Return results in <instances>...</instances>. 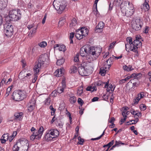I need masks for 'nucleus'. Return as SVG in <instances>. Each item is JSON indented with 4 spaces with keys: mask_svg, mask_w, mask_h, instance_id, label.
I'll return each instance as SVG.
<instances>
[{
    "mask_svg": "<svg viewBox=\"0 0 151 151\" xmlns=\"http://www.w3.org/2000/svg\"><path fill=\"white\" fill-rule=\"evenodd\" d=\"M101 51L100 47L84 46L80 49V53L81 56L84 57V59L88 62H91L97 58Z\"/></svg>",
    "mask_w": 151,
    "mask_h": 151,
    "instance_id": "nucleus-1",
    "label": "nucleus"
},
{
    "mask_svg": "<svg viewBox=\"0 0 151 151\" xmlns=\"http://www.w3.org/2000/svg\"><path fill=\"white\" fill-rule=\"evenodd\" d=\"M21 13L19 9H12L9 11V16L6 18V21H17L21 18Z\"/></svg>",
    "mask_w": 151,
    "mask_h": 151,
    "instance_id": "nucleus-2",
    "label": "nucleus"
},
{
    "mask_svg": "<svg viewBox=\"0 0 151 151\" xmlns=\"http://www.w3.org/2000/svg\"><path fill=\"white\" fill-rule=\"evenodd\" d=\"M59 132L56 129H50L46 131L44 136V139L47 142L51 141L53 139L58 137L59 135Z\"/></svg>",
    "mask_w": 151,
    "mask_h": 151,
    "instance_id": "nucleus-3",
    "label": "nucleus"
},
{
    "mask_svg": "<svg viewBox=\"0 0 151 151\" xmlns=\"http://www.w3.org/2000/svg\"><path fill=\"white\" fill-rule=\"evenodd\" d=\"M48 56L47 54H43L41 55L38 59V63L34 66L33 70L36 71V73H39L41 66L43 65L44 62L47 59Z\"/></svg>",
    "mask_w": 151,
    "mask_h": 151,
    "instance_id": "nucleus-4",
    "label": "nucleus"
},
{
    "mask_svg": "<svg viewBox=\"0 0 151 151\" xmlns=\"http://www.w3.org/2000/svg\"><path fill=\"white\" fill-rule=\"evenodd\" d=\"M53 5L59 14H61L66 6L65 2L62 0H55Z\"/></svg>",
    "mask_w": 151,
    "mask_h": 151,
    "instance_id": "nucleus-5",
    "label": "nucleus"
},
{
    "mask_svg": "<svg viewBox=\"0 0 151 151\" xmlns=\"http://www.w3.org/2000/svg\"><path fill=\"white\" fill-rule=\"evenodd\" d=\"M6 22L4 25V32L7 37H10L13 34V26L10 23L11 22Z\"/></svg>",
    "mask_w": 151,
    "mask_h": 151,
    "instance_id": "nucleus-6",
    "label": "nucleus"
},
{
    "mask_svg": "<svg viewBox=\"0 0 151 151\" xmlns=\"http://www.w3.org/2000/svg\"><path fill=\"white\" fill-rule=\"evenodd\" d=\"M25 97V93L24 91H15L13 92L12 95L13 99L17 101L22 100Z\"/></svg>",
    "mask_w": 151,
    "mask_h": 151,
    "instance_id": "nucleus-7",
    "label": "nucleus"
},
{
    "mask_svg": "<svg viewBox=\"0 0 151 151\" xmlns=\"http://www.w3.org/2000/svg\"><path fill=\"white\" fill-rule=\"evenodd\" d=\"M88 32V30L85 27H82L80 29H77L76 31L75 36L78 40L82 39L83 36H86Z\"/></svg>",
    "mask_w": 151,
    "mask_h": 151,
    "instance_id": "nucleus-8",
    "label": "nucleus"
},
{
    "mask_svg": "<svg viewBox=\"0 0 151 151\" xmlns=\"http://www.w3.org/2000/svg\"><path fill=\"white\" fill-rule=\"evenodd\" d=\"M143 23L140 19H136L135 21H132L131 26L132 29L135 30H140L142 27Z\"/></svg>",
    "mask_w": 151,
    "mask_h": 151,
    "instance_id": "nucleus-9",
    "label": "nucleus"
},
{
    "mask_svg": "<svg viewBox=\"0 0 151 151\" xmlns=\"http://www.w3.org/2000/svg\"><path fill=\"white\" fill-rule=\"evenodd\" d=\"M126 40L127 43L125 44L126 50H127V46L129 45L130 50L133 52H136L137 47L134 45L133 42H132V38L130 37H127V38Z\"/></svg>",
    "mask_w": 151,
    "mask_h": 151,
    "instance_id": "nucleus-10",
    "label": "nucleus"
},
{
    "mask_svg": "<svg viewBox=\"0 0 151 151\" xmlns=\"http://www.w3.org/2000/svg\"><path fill=\"white\" fill-rule=\"evenodd\" d=\"M126 9L125 12L126 16L128 17L132 16L134 11L133 4L130 3H128V6Z\"/></svg>",
    "mask_w": 151,
    "mask_h": 151,
    "instance_id": "nucleus-11",
    "label": "nucleus"
},
{
    "mask_svg": "<svg viewBox=\"0 0 151 151\" xmlns=\"http://www.w3.org/2000/svg\"><path fill=\"white\" fill-rule=\"evenodd\" d=\"M27 141L26 139L24 140L21 139L18 140L13 146V151H19L20 148V145L27 143Z\"/></svg>",
    "mask_w": 151,
    "mask_h": 151,
    "instance_id": "nucleus-12",
    "label": "nucleus"
},
{
    "mask_svg": "<svg viewBox=\"0 0 151 151\" xmlns=\"http://www.w3.org/2000/svg\"><path fill=\"white\" fill-rule=\"evenodd\" d=\"M31 75V73H26L25 70H23L19 73L18 77L20 79L24 81L28 77L30 76Z\"/></svg>",
    "mask_w": 151,
    "mask_h": 151,
    "instance_id": "nucleus-13",
    "label": "nucleus"
},
{
    "mask_svg": "<svg viewBox=\"0 0 151 151\" xmlns=\"http://www.w3.org/2000/svg\"><path fill=\"white\" fill-rule=\"evenodd\" d=\"M88 61V63L84 62L81 65L88 74H89L91 72L93 68L92 66V64L90 63L91 62Z\"/></svg>",
    "mask_w": 151,
    "mask_h": 151,
    "instance_id": "nucleus-14",
    "label": "nucleus"
},
{
    "mask_svg": "<svg viewBox=\"0 0 151 151\" xmlns=\"http://www.w3.org/2000/svg\"><path fill=\"white\" fill-rule=\"evenodd\" d=\"M78 70L80 75L81 76H87L88 74V73L86 70L85 69H84V68L81 64V66L78 67Z\"/></svg>",
    "mask_w": 151,
    "mask_h": 151,
    "instance_id": "nucleus-15",
    "label": "nucleus"
},
{
    "mask_svg": "<svg viewBox=\"0 0 151 151\" xmlns=\"http://www.w3.org/2000/svg\"><path fill=\"white\" fill-rule=\"evenodd\" d=\"M148 2V0H145L144 3L142 4V6H141V9H143L145 11H148L150 9Z\"/></svg>",
    "mask_w": 151,
    "mask_h": 151,
    "instance_id": "nucleus-16",
    "label": "nucleus"
},
{
    "mask_svg": "<svg viewBox=\"0 0 151 151\" xmlns=\"http://www.w3.org/2000/svg\"><path fill=\"white\" fill-rule=\"evenodd\" d=\"M128 3L129 2H128L127 1H122L121 4L119 6H120V7L122 10V12H124L125 10L126 9V8L127 6V4L128 5Z\"/></svg>",
    "mask_w": 151,
    "mask_h": 151,
    "instance_id": "nucleus-17",
    "label": "nucleus"
},
{
    "mask_svg": "<svg viewBox=\"0 0 151 151\" xmlns=\"http://www.w3.org/2000/svg\"><path fill=\"white\" fill-rule=\"evenodd\" d=\"M63 74V70L61 69H57L54 73V76L57 77L61 76Z\"/></svg>",
    "mask_w": 151,
    "mask_h": 151,
    "instance_id": "nucleus-18",
    "label": "nucleus"
},
{
    "mask_svg": "<svg viewBox=\"0 0 151 151\" xmlns=\"http://www.w3.org/2000/svg\"><path fill=\"white\" fill-rule=\"evenodd\" d=\"M8 134H4L1 137L0 141L1 143H5L6 141L8 140L9 136Z\"/></svg>",
    "mask_w": 151,
    "mask_h": 151,
    "instance_id": "nucleus-19",
    "label": "nucleus"
},
{
    "mask_svg": "<svg viewBox=\"0 0 151 151\" xmlns=\"http://www.w3.org/2000/svg\"><path fill=\"white\" fill-rule=\"evenodd\" d=\"M134 45L137 47V51L134 52H135L138 53L137 49L139 47L142 45V42L139 40H135L133 42Z\"/></svg>",
    "mask_w": 151,
    "mask_h": 151,
    "instance_id": "nucleus-20",
    "label": "nucleus"
},
{
    "mask_svg": "<svg viewBox=\"0 0 151 151\" xmlns=\"http://www.w3.org/2000/svg\"><path fill=\"white\" fill-rule=\"evenodd\" d=\"M22 113L19 112L16 113L14 114V116L15 119H17L19 120H20L22 119Z\"/></svg>",
    "mask_w": 151,
    "mask_h": 151,
    "instance_id": "nucleus-21",
    "label": "nucleus"
},
{
    "mask_svg": "<svg viewBox=\"0 0 151 151\" xmlns=\"http://www.w3.org/2000/svg\"><path fill=\"white\" fill-rule=\"evenodd\" d=\"M44 131V128L43 127H40L38 131H37L35 133L37 134H38V135L41 138V137L43 134Z\"/></svg>",
    "mask_w": 151,
    "mask_h": 151,
    "instance_id": "nucleus-22",
    "label": "nucleus"
},
{
    "mask_svg": "<svg viewBox=\"0 0 151 151\" xmlns=\"http://www.w3.org/2000/svg\"><path fill=\"white\" fill-rule=\"evenodd\" d=\"M104 23L102 22H100L96 26V29L95 30V31H96L98 29H102L104 28Z\"/></svg>",
    "mask_w": 151,
    "mask_h": 151,
    "instance_id": "nucleus-23",
    "label": "nucleus"
},
{
    "mask_svg": "<svg viewBox=\"0 0 151 151\" xmlns=\"http://www.w3.org/2000/svg\"><path fill=\"white\" fill-rule=\"evenodd\" d=\"M30 139L31 140L33 141L35 139H40V137L38 135V134H37L35 132H33V134L30 136Z\"/></svg>",
    "mask_w": 151,
    "mask_h": 151,
    "instance_id": "nucleus-24",
    "label": "nucleus"
},
{
    "mask_svg": "<svg viewBox=\"0 0 151 151\" xmlns=\"http://www.w3.org/2000/svg\"><path fill=\"white\" fill-rule=\"evenodd\" d=\"M114 59L113 56L112 57H110L106 62L108 65V68H109L110 67L111 65L112 64V61Z\"/></svg>",
    "mask_w": 151,
    "mask_h": 151,
    "instance_id": "nucleus-25",
    "label": "nucleus"
},
{
    "mask_svg": "<svg viewBox=\"0 0 151 151\" xmlns=\"http://www.w3.org/2000/svg\"><path fill=\"white\" fill-rule=\"evenodd\" d=\"M6 4L4 0H0V9H1L5 8Z\"/></svg>",
    "mask_w": 151,
    "mask_h": 151,
    "instance_id": "nucleus-26",
    "label": "nucleus"
},
{
    "mask_svg": "<svg viewBox=\"0 0 151 151\" xmlns=\"http://www.w3.org/2000/svg\"><path fill=\"white\" fill-rule=\"evenodd\" d=\"M123 0H114L113 4L114 5L119 6Z\"/></svg>",
    "mask_w": 151,
    "mask_h": 151,
    "instance_id": "nucleus-27",
    "label": "nucleus"
},
{
    "mask_svg": "<svg viewBox=\"0 0 151 151\" xmlns=\"http://www.w3.org/2000/svg\"><path fill=\"white\" fill-rule=\"evenodd\" d=\"M135 79H133L131 80L129 82L127 83V84L126 86L127 87H128L129 85H130L131 84H132L133 87V86H135L136 85V83L134 82V80Z\"/></svg>",
    "mask_w": 151,
    "mask_h": 151,
    "instance_id": "nucleus-28",
    "label": "nucleus"
},
{
    "mask_svg": "<svg viewBox=\"0 0 151 151\" xmlns=\"http://www.w3.org/2000/svg\"><path fill=\"white\" fill-rule=\"evenodd\" d=\"M109 81H108L107 82H106V84L105 85L104 87L105 88H106L107 86H108V87L109 88H110V90H111V92H112L113 91H114V89L115 88V87H114V88L113 89H112V88H113V86L111 84H109Z\"/></svg>",
    "mask_w": 151,
    "mask_h": 151,
    "instance_id": "nucleus-29",
    "label": "nucleus"
},
{
    "mask_svg": "<svg viewBox=\"0 0 151 151\" xmlns=\"http://www.w3.org/2000/svg\"><path fill=\"white\" fill-rule=\"evenodd\" d=\"M83 86L79 87L77 90V93L78 96H81L83 93Z\"/></svg>",
    "mask_w": 151,
    "mask_h": 151,
    "instance_id": "nucleus-30",
    "label": "nucleus"
},
{
    "mask_svg": "<svg viewBox=\"0 0 151 151\" xmlns=\"http://www.w3.org/2000/svg\"><path fill=\"white\" fill-rule=\"evenodd\" d=\"M77 68L76 66H73L71 67L69 72L71 73H73L77 72Z\"/></svg>",
    "mask_w": 151,
    "mask_h": 151,
    "instance_id": "nucleus-31",
    "label": "nucleus"
},
{
    "mask_svg": "<svg viewBox=\"0 0 151 151\" xmlns=\"http://www.w3.org/2000/svg\"><path fill=\"white\" fill-rule=\"evenodd\" d=\"M64 61V59L63 58H62L60 59H58L56 64L57 65H60L63 64Z\"/></svg>",
    "mask_w": 151,
    "mask_h": 151,
    "instance_id": "nucleus-32",
    "label": "nucleus"
},
{
    "mask_svg": "<svg viewBox=\"0 0 151 151\" xmlns=\"http://www.w3.org/2000/svg\"><path fill=\"white\" fill-rule=\"evenodd\" d=\"M65 89L64 86L63 87L62 86L59 87L57 89V92L59 93H61L64 92Z\"/></svg>",
    "mask_w": 151,
    "mask_h": 151,
    "instance_id": "nucleus-33",
    "label": "nucleus"
},
{
    "mask_svg": "<svg viewBox=\"0 0 151 151\" xmlns=\"http://www.w3.org/2000/svg\"><path fill=\"white\" fill-rule=\"evenodd\" d=\"M122 114L124 117V119H121V123H120V125L122 124L123 123L125 122L127 118V115H126L125 112H122Z\"/></svg>",
    "mask_w": 151,
    "mask_h": 151,
    "instance_id": "nucleus-34",
    "label": "nucleus"
},
{
    "mask_svg": "<svg viewBox=\"0 0 151 151\" xmlns=\"http://www.w3.org/2000/svg\"><path fill=\"white\" fill-rule=\"evenodd\" d=\"M13 88L12 86H9L6 89L5 96H7L9 95V93L11 92L12 89Z\"/></svg>",
    "mask_w": 151,
    "mask_h": 151,
    "instance_id": "nucleus-35",
    "label": "nucleus"
},
{
    "mask_svg": "<svg viewBox=\"0 0 151 151\" xmlns=\"http://www.w3.org/2000/svg\"><path fill=\"white\" fill-rule=\"evenodd\" d=\"M114 140H112L111 142H109V143H108L107 144L104 145L103 146V147H107L108 149H109L110 147H111L114 144Z\"/></svg>",
    "mask_w": 151,
    "mask_h": 151,
    "instance_id": "nucleus-36",
    "label": "nucleus"
},
{
    "mask_svg": "<svg viewBox=\"0 0 151 151\" xmlns=\"http://www.w3.org/2000/svg\"><path fill=\"white\" fill-rule=\"evenodd\" d=\"M7 74H8V73L6 72H4L2 73V77H3V78L2 80V81H4V82H5L6 79L7 78Z\"/></svg>",
    "mask_w": 151,
    "mask_h": 151,
    "instance_id": "nucleus-37",
    "label": "nucleus"
},
{
    "mask_svg": "<svg viewBox=\"0 0 151 151\" xmlns=\"http://www.w3.org/2000/svg\"><path fill=\"white\" fill-rule=\"evenodd\" d=\"M106 68H105V69L104 68H101L100 70V73H101V75L102 76H104L106 73Z\"/></svg>",
    "mask_w": 151,
    "mask_h": 151,
    "instance_id": "nucleus-38",
    "label": "nucleus"
},
{
    "mask_svg": "<svg viewBox=\"0 0 151 151\" xmlns=\"http://www.w3.org/2000/svg\"><path fill=\"white\" fill-rule=\"evenodd\" d=\"M77 24V22L75 19H73L71 21L70 26H74L76 25Z\"/></svg>",
    "mask_w": 151,
    "mask_h": 151,
    "instance_id": "nucleus-39",
    "label": "nucleus"
},
{
    "mask_svg": "<svg viewBox=\"0 0 151 151\" xmlns=\"http://www.w3.org/2000/svg\"><path fill=\"white\" fill-rule=\"evenodd\" d=\"M58 49L60 51H65V47L64 45H60Z\"/></svg>",
    "mask_w": 151,
    "mask_h": 151,
    "instance_id": "nucleus-40",
    "label": "nucleus"
},
{
    "mask_svg": "<svg viewBox=\"0 0 151 151\" xmlns=\"http://www.w3.org/2000/svg\"><path fill=\"white\" fill-rule=\"evenodd\" d=\"M37 27L34 28L32 30V31H31L29 33V36L30 35V36L32 37V35H33L36 33V30L37 29Z\"/></svg>",
    "mask_w": 151,
    "mask_h": 151,
    "instance_id": "nucleus-41",
    "label": "nucleus"
},
{
    "mask_svg": "<svg viewBox=\"0 0 151 151\" xmlns=\"http://www.w3.org/2000/svg\"><path fill=\"white\" fill-rule=\"evenodd\" d=\"M76 98L74 96L70 97L69 99L70 102L71 104L74 103L76 101Z\"/></svg>",
    "mask_w": 151,
    "mask_h": 151,
    "instance_id": "nucleus-42",
    "label": "nucleus"
},
{
    "mask_svg": "<svg viewBox=\"0 0 151 151\" xmlns=\"http://www.w3.org/2000/svg\"><path fill=\"white\" fill-rule=\"evenodd\" d=\"M50 98L49 97L45 100L44 103L45 105H48L50 104Z\"/></svg>",
    "mask_w": 151,
    "mask_h": 151,
    "instance_id": "nucleus-43",
    "label": "nucleus"
},
{
    "mask_svg": "<svg viewBox=\"0 0 151 151\" xmlns=\"http://www.w3.org/2000/svg\"><path fill=\"white\" fill-rule=\"evenodd\" d=\"M131 78V77L130 76H127L124 79H122L120 81V84H122L123 83H124L126 81H127L129 79Z\"/></svg>",
    "mask_w": 151,
    "mask_h": 151,
    "instance_id": "nucleus-44",
    "label": "nucleus"
},
{
    "mask_svg": "<svg viewBox=\"0 0 151 151\" xmlns=\"http://www.w3.org/2000/svg\"><path fill=\"white\" fill-rule=\"evenodd\" d=\"M138 117L137 116H136L135 117V115H134V117L135 119V120H132L130 121V122H132V123L130 124H134L136 123L139 120V119Z\"/></svg>",
    "mask_w": 151,
    "mask_h": 151,
    "instance_id": "nucleus-45",
    "label": "nucleus"
},
{
    "mask_svg": "<svg viewBox=\"0 0 151 151\" xmlns=\"http://www.w3.org/2000/svg\"><path fill=\"white\" fill-rule=\"evenodd\" d=\"M132 68V67H128L126 65L124 66H123V69L127 71H130L132 70V69L131 68Z\"/></svg>",
    "mask_w": 151,
    "mask_h": 151,
    "instance_id": "nucleus-46",
    "label": "nucleus"
},
{
    "mask_svg": "<svg viewBox=\"0 0 151 151\" xmlns=\"http://www.w3.org/2000/svg\"><path fill=\"white\" fill-rule=\"evenodd\" d=\"M34 70L35 73L34 75V78L33 79H32V82L33 83H35V82L36 80H37V75L38 73H37L36 71H35Z\"/></svg>",
    "mask_w": 151,
    "mask_h": 151,
    "instance_id": "nucleus-47",
    "label": "nucleus"
},
{
    "mask_svg": "<svg viewBox=\"0 0 151 151\" xmlns=\"http://www.w3.org/2000/svg\"><path fill=\"white\" fill-rule=\"evenodd\" d=\"M140 109L141 110L144 111L146 109V106L144 104H141L139 106Z\"/></svg>",
    "mask_w": 151,
    "mask_h": 151,
    "instance_id": "nucleus-48",
    "label": "nucleus"
},
{
    "mask_svg": "<svg viewBox=\"0 0 151 151\" xmlns=\"http://www.w3.org/2000/svg\"><path fill=\"white\" fill-rule=\"evenodd\" d=\"M78 139L79 141L78 142L79 144L81 145H83L84 142V139H82L80 137H78Z\"/></svg>",
    "mask_w": 151,
    "mask_h": 151,
    "instance_id": "nucleus-49",
    "label": "nucleus"
},
{
    "mask_svg": "<svg viewBox=\"0 0 151 151\" xmlns=\"http://www.w3.org/2000/svg\"><path fill=\"white\" fill-rule=\"evenodd\" d=\"M39 46L42 47H44L47 45V43L44 41L42 42L39 44Z\"/></svg>",
    "mask_w": 151,
    "mask_h": 151,
    "instance_id": "nucleus-50",
    "label": "nucleus"
},
{
    "mask_svg": "<svg viewBox=\"0 0 151 151\" xmlns=\"http://www.w3.org/2000/svg\"><path fill=\"white\" fill-rule=\"evenodd\" d=\"M29 106H28V110L29 111H31L35 108V105L29 104Z\"/></svg>",
    "mask_w": 151,
    "mask_h": 151,
    "instance_id": "nucleus-51",
    "label": "nucleus"
},
{
    "mask_svg": "<svg viewBox=\"0 0 151 151\" xmlns=\"http://www.w3.org/2000/svg\"><path fill=\"white\" fill-rule=\"evenodd\" d=\"M105 82H103L101 81H99L95 83V84L97 86H103L104 84L105 85Z\"/></svg>",
    "mask_w": 151,
    "mask_h": 151,
    "instance_id": "nucleus-52",
    "label": "nucleus"
},
{
    "mask_svg": "<svg viewBox=\"0 0 151 151\" xmlns=\"http://www.w3.org/2000/svg\"><path fill=\"white\" fill-rule=\"evenodd\" d=\"M137 96L139 97L140 99H142L143 97V96H144V92H141L140 93H139L137 95Z\"/></svg>",
    "mask_w": 151,
    "mask_h": 151,
    "instance_id": "nucleus-53",
    "label": "nucleus"
},
{
    "mask_svg": "<svg viewBox=\"0 0 151 151\" xmlns=\"http://www.w3.org/2000/svg\"><path fill=\"white\" fill-rule=\"evenodd\" d=\"M79 54H77L75 57H74V60L76 62H78L79 60L78 59Z\"/></svg>",
    "mask_w": 151,
    "mask_h": 151,
    "instance_id": "nucleus-54",
    "label": "nucleus"
},
{
    "mask_svg": "<svg viewBox=\"0 0 151 151\" xmlns=\"http://www.w3.org/2000/svg\"><path fill=\"white\" fill-rule=\"evenodd\" d=\"M58 93L57 92V90H54L51 93V95L53 96H56Z\"/></svg>",
    "mask_w": 151,
    "mask_h": 151,
    "instance_id": "nucleus-55",
    "label": "nucleus"
},
{
    "mask_svg": "<svg viewBox=\"0 0 151 151\" xmlns=\"http://www.w3.org/2000/svg\"><path fill=\"white\" fill-rule=\"evenodd\" d=\"M78 103L82 106L83 104V100L81 98H79L78 99Z\"/></svg>",
    "mask_w": 151,
    "mask_h": 151,
    "instance_id": "nucleus-56",
    "label": "nucleus"
},
{
    "mask_svg": "<svg viewBox=\"0 0 151 151\" xmlns=\"http://www.w3.org/2000/svg\"><path fill=\"white\" fill-rule=\"evenodd\" d=\"M35 100L34 99H31L29 102V104H31L33 105H35Z\"/></svg>",
    "mask_w": 151,
    "mask_h": 151,
    "instance_id": "nucleus-57",
    "label": "nucleus"
},
{
    "mask_svg": "<svg viewBox=\"0 0 151 151\" xmlns=\"http://www.w3.org/2000/svg\"><path fill=\"white\" fill-rule=\"evenodd\" d=\"M66 114L69 117L70 122H71L72 117L70 113L68 111Z\"/></svg>",
    "mask_w": 151,
    "mask_h": 151,
    "instance_id": "nucleus-58",
    "label": "nucleus"
},
{
    "mask_svg": "<svg viewBox=\"0 0 151 151\" xmlns=\"http://www.w3.org/2000/svg\"><path fill=\"white\" fill-rule=\"evenodd\" d=\"M115 120V119L114 117H111L109 120V122L110 123H114Z\"/></svg>",
    "mask_w": 151,
    "mask_h": 151,
    "instance_id": "nucleus-59",
    "label": "nucleus"
},
{
    "mask_svg": "<svg viewBox=\"0 0 151 151\" xmlns=\"http://www.w3.org/2000/svg\"><path fill=\"white\" fill-rule=\"evenodd\" d=\"M64 86H65V88H66V83L64 79L62 81V87H63Z\"/></svg>",
    "mask_w": 151,
    "mask_h": 151,
    "instance_id": "nucleus-60",
    "label": "nucleus"
},
{
    "mask_svg": "<svg viewBox=\"0 0 151 151\" xmlns=\"http://www.w3.org/2000/svg\"><path fill=\"white\" fill-rule=\"evenodd\" d=\"M63 123L61 122H59L57 126L59 127V128H62L63 126Z\"/></svg>",
    "mask_w": 151,
    "mask_h": 151,
    "instance_id": "nucleus-61",
    "label": "nucleus"
},
{
    "mask_svg": "<svg viewBox=\"0 0 151 151\" xmlns=\"http://www.w3.org/2000/svg\"><path fill=\"white\" fill-rule=\"evenodd\" d=\"M135 117L137 116L139 117H140L142 116V114L140 112H137L135 113L134 114Z\"/></svg>",
    "mask_w": 151,
    "mask_h": 151,
    "instance_id": "nucleus-62",
    "label": "nucleus"
},
{
    "mask_svg": "<svg viewBox=\"0 0 151 151\" xmlns=\"http://www.w3.org/2000/svg\"><path fill=\"white\" fill-rule=\"evenodd\" d=\"M137 112V111H135V110L132 108L130 110V112L133 115H134V114Z\"/></svg>",
    "mask_w": 151,
    "mask_h": 151,
    "instance_id": "nucleus-63",
    "label": "nucleus"
},
{
    "mask_svg": "<svg viewBox=\"0 0 151 151\" xmlns=\"http://www.w3.org/2000/svg\"><path fill=\"white\" fill-rule=\"evenodd\" d=\"M46 17H47V15L46 14H45L44 16V17L43 18V19L42 20V23L43 24H44L45 23V20L46 19Z\"/></svg>",
    "mask_w": 151,
    "mask_h": 151,
    "instance_id": "nucleus-64",
    "label": "nucleus"
}]
</instances>
